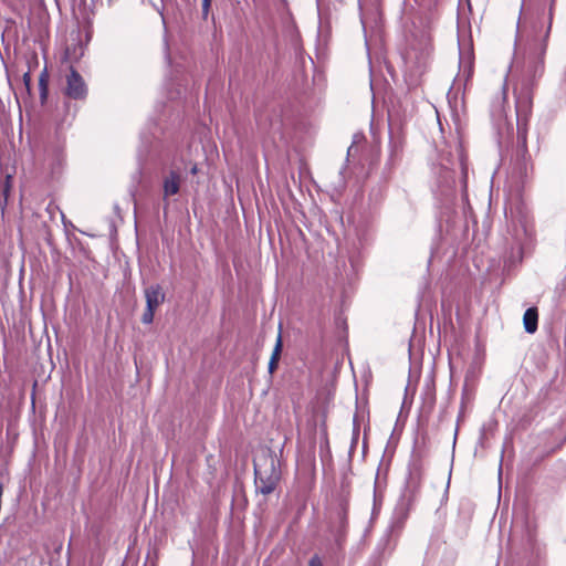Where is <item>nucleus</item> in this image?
Instances as JSON below:
<instances>
[{
	"instance_id": "423d86ee",
	"label": "nucleus",
	"mask_w": 566,
	"mask_h": 566,
	"mask_svg": "<svg viewBox=\"0 0 566 566\" xmlns=\"http://www.w3.org/2000/svg\"><path fill=\"white\" fill-rule=\"evenodd\" d=\"M281 352H282V338H281V334H279L275 347L273 349L271 359L269 361V370H270L271 374L277 367V363H279V359H280V356H281Z\"/></svg>"
},
{
	"instance_id": "f257e3e1",
	"label": "nucleus",
	"mask_w": 566,
	"mask_h": 566,
	"mask_svg": "<svg viewBox=\"0 0 566 566\" xmlns=\"http://www.w3.org/2000/svg\"><path fill=\"white\" fill-rule=\"evenodd\" d=\"M255 488L264 495L271 494L280 479V461L271 452H264L254 460Z\"/></svg>"
},
{
	"instance_id": "20e7f679",
	"label": "nucleus",
	"mask_w": 566,
	"mask_h": 566,
	"mask_svg": "<svg viewBox=\"0 0 566 566\" xmlns=\"http://www.w3.org/2000/svg\"><path fill=\"white\" fill-rule=\"evenodd\" d=\"M180 187V176L176 171H171L164 180V196L169 197L176 195Z\"/></svg>"
},
{
	"instance_id": "6e6552de",
	"label": "nucleus",
	"mask_w": 566,
	"mask_h": 566,
	"mask_svg": "<svg viewBox=\"0 0 566 566\" xmlns=\"http://www.w3.org/2000/svg\"><path fill=\"white\" fill-rule=\"evenodd\" d=\"M25 94L31 95V72L27 71L22 76Z\"/></svg>"
},
{
	"instance_id": "39448f33",
	"label": "nucleus",
	"mask_w": 566,
	"mask_h": 566,
	"mask_svg": "<svg viewBox=\"0 0 566 566\" xmlns=\"http://www.w3.org/2000/svg\"><path fill=\"white\" fill-rule=\"evenodd\" d=\"M538 313L535 307L526 310L523 316L524 328L527 333L533 334L537 329Z\"/></svg>"
},
{
	"instance_id": "1a4fd4ad",
	"label": "nucleus",
	"mask_w": 566,
	"mask_h": 566,
	"mask_svg": "<svg viewBox=\"0 0 566 566\" xmlns=\"http://www.w3.org/2000/svg\"><path fill=\"white\" fill-rule=\"evenodd\" d=\"M155 311L156 310H153V308H149V307H146L143 316H142V322L144 324H150L154 319V315H155Z\"/></svg>"
},
{
	"instance_id": "9d476101",
	"label": "nucleus",
	"mask_w": 566,
	"mask_h": 566,
	"mask_svg": "<svg viewBox=\"0 0 566 566\" xmlns=\"http://www.w3.org/2000/svg\"><path fill=\"white\" fill-rule=\"evenodd\" d=\"M210 4H211V0H202V8H203L205 12H207L209 10Z\"/></svg>"
},
{
	"instance_id": "f03ea898",
	"label": "nucleus",
	"mask_w": 566,
	"mask_h": 566,
	"mask_svg": "<svg viewBox=\"0 0 566 566\" xmlns=\"http://www.w3.org/2000/svg\"><path fill=\"white\" fill-rule=\"evenodd\" d=\"M87 88L82 76L73 69L66 76V95L74 99L86 96Z\"/></svg>"
},
{
	"instance_id": "7ed1b4c3",
	"label": "nucleus",
	"mask_w": 566,
	"mask_h": 566,
	"mask_svg": "<svg viewBox=\"0 0 566 566\" xmlns=\"http://www.w3.org/2000/svg\"><path fill=\"white\" fill-rule=\"evenodd\" d=\"M146 307L157 310L165 301V293L159 285H151L145 290Z\"/></svg>"
},
{
	"instance_id": "9b49d317",
	"label": "nucleus",
	"mask_w": 566,
	"mask_h": 566,
	"mask_svg": "<svg viewBox=\"0 0 566 566\" xmlns=\"http://www.w3.org/2000/svg\"><path fill=\"white\" fill-rule=\"evenodd\" d=\"M310 566H321V562L317 558H312L310 560Z\"/></svg>"
},
{
	"instance_id": "0eeeda50",
	"label": "nucleus",
	"mask_w": 566,
	"mask_h": 566,
	"mask_svg": "<svg viewBox=\"0 0 566 566\" xmlns=\"http://www.w3.org/2000/svg\"><path fill=\"white\" fill-rule=\"evenodd\" d=\"M40 98L42 103H45L49 93V74L46 69L42 71L39 77Z\"/></svg>"
},
{
	"instance_id": "f8f14e48",
	"label": "nucleus",
	"mask_w": 566,
	"mask_h": 566,
	"mask_svg": "<svg viewBox=\"0 0 566 566\" xmlns=\"http://www.w3.org/2000/svg\"><path fill=\"white\" fill-rule=\"evenodd\" d=\"M196 171H197V168H196V167H193V168L191 169V172H192V174H196Z\"/></svg>"
}]
</instances>
